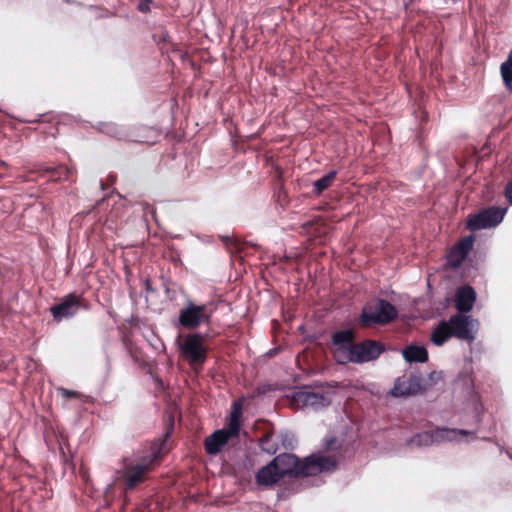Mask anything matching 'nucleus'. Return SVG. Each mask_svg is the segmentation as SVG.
I'll use <instances>...</instances> for the list:
<instances>
[{"label": "nucleus", "instance_id": "1", "mask_svg": "<svg viewBox=\"0 0 512 512\" xmlns=\"http://www.w3.org/2000/svg\"><path fill=\"white\" fill-rule=\"evenodd\" d=\"M336 442L335 437L324 439V450L312 453L303 460L290 453V493L301 485H307L310 476L335 470L338 463V453L335 452Z\"/></svg>", "mask_w": 512, "mask_h": 512}, {"label": "nucleus", "instance_id": "2", "mask_svg": "<svg viewBox=\"0 0 512 512\" xmlns=\"http://www.w3.org/2000/svg\"><path fill=\"white\" fill-rule=\"evenodd\" d=\"M173 430V423L169 425L164 436L155 440L150 451L140 457L135 463L127 464L116 483L122 484L125 490H133L140 483L144 482L148 473L151 472L168 452L167 439Z\"/></svg>", "mask_w": 512, "mask_h": 512}, {"label": "nucleus", "instance_id": "3", "mask_svg": "<svg viewBox=\"0 0 512 512\" xmlns=\"http://www.w3.org/2000/svg\"><path fill=\"white\" fill-rule=\"evenodd\" d=\"M179 339L178 347L183 359L193 370H201L208 359L204 336L200 333H188L179 336Z\"/></svg>", "mask_w": 512, "mask_h": 512}, {"label": "nucleus", "instance_id": "4", "mask_svg": "<svg viewBox=\"0 0 512 512\" xmlns=\"http://www.w3.org/2000/svg\"><path fill=\"white\" fill-rule=\"evenodd\" d=\"M216 310L213 302L197 305L189 301L179 312L178 321L186 329H197L201 324H210Z\"/></svg>", "mask_w": 512, "mask_h": 512}, {"label": "nucleus", "instance_id": "5", "mask_svg": "<svg viewBox=\"0 0 512 512\" xmlns=\"http://www.w3.org/2000/svg\"><path fill=\"white\" fill-rule=\"evenodd\" d=\"M397 317V310L389 301L381 298L370 301L361 314L365 326L388 323Z\"/></svg>", "mask_w": 512, "mask_h": 512}, {"label": "nucleus", "instance_id": "6", "mask_svg": "<svg viewBox=\"0 0 512 512\" xmlns=\"http://www.w3.org/2000/svg\"><path fill=\"white\" fill-rule=\"evenodd\" d=\"M507 210L506 207L497 206L484 208L477 213L469 214L466 226L472 232L496 227L502 222Z\"/></svg>", "mask_w": 512, "mask_h": 512}, {"label": "nucleus", "instance_id": "7", "mask_svg": "<svg viewBox=\"0 0 512 512\" xmlns=\"http://www.w3.org/2000/svg\"><path fill=\"white\" fill-rule=\"evenodd\" d=\"M288 455L283 453L275 457L266 466L259 469L255 480L259 486H273L288 474Z\"/></svg>", "mask_w": 512, "mask_h": 512}, {"label": "nucleus", "instance_id": "8", "mask_svg": "<svg viewBox=\"0 0 512 512\" xmlns=\"http://www.w3.org/2000/svg\"><path fill=\"white\" fill-rule=\"evenodd\" d=\"M332 402V392L299 390L290 394V408L292 407H311L320 409L327 407Z\"/></svg>", "mask_w": 512, "mask_h": 512}, {"label": "nucleus", "instance_id": "9", "mask_svg": "<svg viewBox=\"0 0 512 512\" xmlns=\"http://www.w3.org/2000/svg\"><path fill=\"white\" fill-rule=\"evenodd\" d=\"M453 337L460 340L473 342L477 337L479 328L478 320L463 313L452 315L447 321Z\"/></svg>", "mask_w": 512, "mask_h": 512}, {"label": "nucleus", "instance_id": "10", "mask_svg": "<svg viewBox=\"0 0 512 512\" xmlns=\"http://www.w3.org/2000/svg\"><path fill=\"white\" fill-rule=\"evenodd\" d=\"M422 389L421 374L411 373L409 376L397 378L389 394L393 397L410 396L419 393Z\"/></svg>", "mask_w": 512, "mask_h": 512}, {"label": "nucleus", "instance_id": "11", "mask_svg": "<svg viewBox=\"0 0 512 512\" xmlns=\"http://www.w3.org/2000/svg\"><path fill=\"white\" fill-rule=\"evenodd\" d=\"M285 171L278 165L274 167L272 175L273 203L279 214L285 212L288 205V194L285 188Z\"/></svg>", "mask_w": 512, "mask_h": 512}, {"label": "nucleus", "instance_id": "12", "mask_svg": "<svg viewBox=\"0 0 512 512\" xmlns=\"http://www.w3.org/2000/svg\"><path fill=\"white\" fill-rule=\"evenodd\" d=\"M81 296L75 293L66 295L59 304L50 308V312L57 322L64 318L74 316L81 306Z\"/></svg>", "mask_w": 512, "mask_h": 512}, {"label": "nucleus", "instance_id": "13", "mask_svg": "<svg viewBox=\"0 0 512 512\" xmlns=\"http://www.w3.org/2000/svg\"><path fill=\"white\" fill-rule=\"evenodd\" d=\"M356 363H366L376 360L384 351L385 346L376 340H365L354 344Z\"/></svg>", "mask_w": 512, "mask_h": 512}, {"label": "nucleus", "instance_id": "14", "mask_svg": "<svg viewBox=\"0 0 512 512\" xmlns=\"http://www.w3.org/2000/svg\"><path fill=\"white\" fill-rule=\"evenodd\" d=\"M461 397L463 398L462 405L464 413L471 415L473 425L479 426L485 412L480 394L475 390Z\"/></svg>", "mask_w": 512, "mask_h": 512}, {"label": "nucleus", "instance_id": "15", "mask_svg": "<svg viewBox=\"0 0 512 512\" xmlns=\"http://www.w3.org/2000/svg\"><path fill=\"white\" fill-rule=\"evenodd\" d=\"M433 432L435 445L446 442H461L464 437L471 436L476 439V432L458 428L436 427Z\"/></svg>", "mask_w": 512, "mask_h": 512}, {"label": "nucleus", "instance_id": "16", "mask_svg": "<svg viewBox=\"0 0 512 512\" xmlns=\"http://www.w3.org/2000/svg\"><path fill=\"white\" fill-rule=\"evenodd\" d=\"M231 438L226 429L216 430L204 440V449L209 455H217Z\"/></svg>", "mask_w": 512, "mask_h": 512}, {"label": "nucleus", "instance_id": "17", "mask_svg": "<svg viewBox=\"0 0 512 512\" xmlns=\"http://www.w3.org/2000/svg\"><path fill=\"white\" fill-rule=\"evenodd\" d=\"M475 390L472 367H465L459 372L454 381V391L459 396H463Z\"/></svg>", "mask_w": 512, "mask_h": 512}, {"label": "nucleus", "instance_id": "18", "mask_svg": "<svg viewBox=\"0 0 512 512\" xmlns=\"http://www.w3.org/2000/svg\"><path fill=\"white\" fill-rule=\"evenodd\" d=\"M476 292L470 285L460 287L456 293V308L459 313H468L473 308Z\"/></svg>", "mask_w": 512, "mask_h": 512}, {"label": "nucleus", "instance_id": "19", "mask_svg": "<svg viewBox=\"0 0 512 512\" xmlns=\"http://www.w3.org/2000/svg\"><path fill=\"white\" fill-rule=\"evenodd\" d=\"M402 356L409 363H424L428 360V352L424 346L409 345L402 350Z\"/></svg>", "mask_w": 512, "mask_h": 512}, {"label": "nucleus", "instance_id": "20", "mask_svg": "<svg viewBox=\"0 0 512 512\" xmlns=\"http://www.w3.org/2000/svg\"><path fill=\"white\" fill-rule=\"evenodd\" d=\"M242 415V404L238 402L233 403L232 411L230 413L228 428L226 429V433H228L232 438H238L240 432V418Z\"/></svg>", "mask_w": 512, "mask_h": 512}, {"label": "nucleus", "instance_id": "21", "mask_svg": "<svg viewBox=\"0 0 512 512\" xmlns=\"http://www.w3.org/2000/svg\"><path fill=\"white\" fill-rule=\"evenodd\" d=\"M452 336L450 327L447 321H441L432 331L430 340L436 346H442Z\"/></svg>", "mask_w": 512, "mask_h": 512}, {"label": "nucleus", "instance_id": "22", "mask_svg": "<svg viewBox=\"0 0 512 512\" xmlns=\"http://www.w3.org/2000/svg\"><path fill=\"white\" fill-rule=\"evenodd\" d=\"M406 445L410 448H423L435 445L432 430L414 434L407 439Z\"/></svg>", "mask_w": 512, "mask_h": 512}, {"label": "nucleus", "instance_id": "23", "mask_svg": "<svg viewBox=\"0 0 512 512\" xmlns=\"http://www.w3.org/2000/svg\"><path fill=\"white\" fill-rule=\"evenodd\" d=\"M356 354L353 345L338 346L334 351V359L339 364H346L349 362L356 363Z\"/></svg>", "mask_w": 512, "mask_h": 512}, {"label": "nucleus", "instance_id": "24", "mask_svg": "<svg viewBox=\"0 0 512 512\" xmlns=\"http://www.w3.org/2000/svg\"><path fill=\"white\" fill-rule=\"evenodd\" d=\"M56 116L50 113L40 114L37 119L34 120H24L26 123H49L51 124L47 130L43 132L51 135L52 137H56L58 134V121H56Z\"/></svg>", "mask_w": 512, "mask_h": 512}, {"label": "nucleus", "instance_id": "25", "mask_svg": "<svg viewBox=\"0 0 512 512\" xmlns=\"http://www.w3.org/2000/svg\"><path fill=\"white\" fill-rule=\"evenodd\" d=\"M337 172L335 170L329 171L324 176L320 177L313 183V193L315 195L321 194L325 189H327L333 180L336 177Z\"/></svg>", "mask_w": 512, "mask_h": 512}, {"label": "nucleus", "instance_id": "26", "mask_svg": "<svg viewBox=\"0 0 512 512\" xmlns=\"http://www.w3.org/2000/svg\"><path fill=\"white\" fill-rule=\"evenodd\" d=\"M500 71L505 86L512 90V52H510L507 60L501 64Z\"/></svg>", "mask_w": 512, "mask_h": 512}, {"label": "nucleus", "instance_id": "27", "mask_svg": "<svg viewBox=\"0 0 512 512\" xmlns=\"http://www.w3.org/2000/svg\"><path fill=\"white\" fill-rule=\"evenodd\" d=\"M44 171L50 174L49 179L54 182L68 179L70 173L69 169L62 165L57 167H47Z\"/></svg>", "mask_w": 512, "mask_h": 512}, {"label": "nucleus", "instance_id": "28", "mask_svg": "<svg viewBox=\"0 0 512 512\" xmlns=\"http://www.w3.org/2000/svg\"><path fill=\"white\" fill-rule=\"evenodd\" d=\"M474 241H475L474 234H469V235L465 236L464 238H462L456 245H454V247L456 248L457 251H459V253L462 256L467 258L468 254L470 253V251L473 248Z\"/></svg>", "mask_w": 512, "mask_h": 512}, {"label": "nucleus", "instance_id": "29", "mask_svg": "<svg viewBox=\"0 0 512 512\" xmlns=\"http://www.w3.org/2000/svg\"><path fill=\"white\" fill-rule=\"evenodd\" d=\"M474 241H475L474 234H469V235L465 236L464 238H462L456 245H454V247L456 248L457 251H459V253L462 256L467 258L468 254L470 253V251L473 248Z\"/></svg>", "mask_w": 512, "mask_h": 512}, {"label": "nucleus", "instance_id": "30", "mask_svg": "<svg viewBox=\"0 0 512 512\" xmlns=\"http://www.w3.org/2000/svg\"><path fill=\"white\" fill-rule=\"evenodd\" d=\"M353 339V332L349 329L336 331L332 335V341L335 345L344 346L351 345L350 341Z\"/></svg>", "mask_w": 512, "mask_h": 512}, {"label": "nucleus", "instance_id": "31", "mask_svg": "<svg viewBox=\"0 0 512 512\" xmlns=\"http://www.w3.org/2000/svg\"><path fill=\"white\" fill-rule=\"evenodd\" d=\"M102 131L107 135L114 137L118 140H126L127 134L121 127L113 123H107L103 125Z\"/></svg>", "mask_w": 512, "mask_h": 512}, {"label": "nucleus", "instance_id": "32", "mask_svg": "<svg viewBox=\"0 0 512 512\" xmlns=\"http://www.w3.org/2000/svg\"><path fill=\"white\" fill-rule=\"evenodd\" d=\"M465 257L462 256L459 251L453 246L447 254V263L452 268H458L465 261Z\"/></svg>", "mask_w": 512, "mask_h": 512}, {"label": "nucleus", "instance_id": "33", "mask_svg": "<svg viewBox=\"0 0 512 512\" xmlns=\"http://www.w3.org/2000/svg\"><path fill=\"white\" fill-rule=\"evenodd\" d=\"M279 389L280 388L276 384L263 383V384H260L257 386V388L255 389L254 395H263L270 391H276Z\"/></svg>", "mask_w": 512, "mask_h": 512}, {"label": "nucleus", "instance_id": "34", "mask_svg": "<svg viewBox=\"0 0 512 512\" xmlns=\"http://www.w3.org/2000/svg\"><path fill=\"white\" fill-rule=\"evenodd\" d=\"M57 391L64 399H78L81 396V394L78 391L69 390L63 387L58 388Z\"/></svg>", "mask_w": 512, "mask_h": 512}, {"label": "nucleus", "instance_id": "35", "mask_svg": "<svg viewBox=\"0 0 512 512\" xmlns=\"http://www.w3.org/2000/svg\"><path fill=\"white\" fill-rule=\"evenodd\" d=\"M442 378V372L441 371H432L428 375V385L432 386L437 384Z\"/></svg>", "mask_w": 512, "mask_h": 512}, {"label": "nucleus", "instance_id": "36", "mask_svg": "<svg viewBox=\"0 0 512 512\" xmlns=\"http://www.w3.org/2000/svg\"><path fill=\"white\" fill-rule=\"evenodd\" d=\"M152 0H140L137 8L142 13H148L150 11V4Z\"/></svg>", "mask_w": 512, "mask_h": 512}, {"label": "nucleus", "instance_id": "37", "mask_svg": "<svg viewBox=\"0 0 512 512\" xmlns=\"http://www.w3.org/2000/svg\"><path fill=\"white\" fill-rule=\"evenodd\" d=\"M505 197L510 205H512V179L507 182L504 190Z\"/></svg>", "mask_w": 512, "mask_h": 512}, {"label": "nucleus", "instance_id": "38", "mask_svg": "<svg viewBox=\"0 0 512 512\" xmlns=\"http://www.w3.org/2000/svg\"><path fill=\"white\" fill-rule=\"evenodd\" d=\"M282 349L281 346L277 347V348H273V349H270L268 352H267V356L268 357H274L280 350Z\"/></svg>", "mask_w": 512, "mask_h": 512}, {"label": "nucleus", "instance_id": "39", "mask_svg": "<svg viewBox=\"0 0 512 512\" xmlns=\"http://www.w3.org/2000/svg\"><path fill=\"white\" fill-rule=\"evenodd\" d=\"M233 244H234V246H235V249H236L237 251H240V248L238 247V245L236 244V242H233Z\"/></svg>", "mask_w": 512, "mask_h": 512}, {"label": "nucleus", "instance_id": "40", "mask_svg": "<svg viewBox=\"0 0 512 512\" xmlns=\"http://www.w3.org/2000/svg\"><path fill=\"white\" fill-rule=\"evenodd\" d=\"M482 439L485 440V441H492L491 438H488V437H484Z\"/></svg>", "mask_w": 512, "mask_h": 512}, {"label": "nucleus", "instance_id": "41", "mask_svg": "<svg viewBox=\"0 0 512 512\" xmlns=\"http://www.w3.org/2000/svg\"><path fill=\"white\" fill-rule=\"evenodd\" d=\"M319 484H320V483H319V481H318V480H317V482L312 483V485H316V486H319Z\"/></svg>", "mask_w": 512, "mask_h": 512}]
</instances>
